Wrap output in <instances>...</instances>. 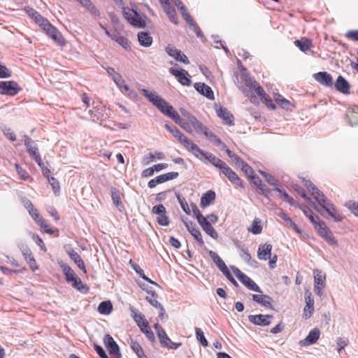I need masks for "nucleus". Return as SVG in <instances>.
I'll list each match as a JSON object with an SVG mask.
<instances>
[{
    "instance_id": "obj_24",
    "label": "nucleus",
    "mask_w": 358,
    "mask_h": 358,
    "mask_svg": "<svg viewBox=\"0 0 358 358\" xmlns=\"http://www.w3.org/2000/svg\"><path fill=\"white\" fill-rule=\"evenodd\" d=\"M195 90L209 100H213L214 93L210 87L203 83H196L194 85Z\"/></svg>"
},
{
    "instance_id": "obj_60",
    "label": "nucleus",
    "mask_w": 358,
    "mask_h": 358,
    "mask_svg": "<svg viewBox=\"0 0 358 358\" xmlns=\"http://www.w3.org/2000/svg\"><path fill=\"white\" fill-rule=\"evenodd\" d=\"M15 166L16 171L17 172V174L19 175L20 178L22 180H27L30 178V176H29V173L27 172V171L24 170V169H22V167H20L19 166V164H15Z\"/></svg>"
},
{
    "instance_id": "obj_13",
    "label": "nucleus",
    "mask_w": 358,
    "mask_h": 358,
    "mask_svg": "<svg viewBox=\"0 0 358 358\" xmlns=\"http://www.w3.org/2000/svg\"><path fill=\"white\" fill-rule=\"evenodd\" d=\"M166 52L177 62H180L184 64H188L189 60L188 57L180 50H178L175 46L169 45L165 48Z\"/></svg>"
},
{
    "instance_id": "obj_54",
    "label": "nucleus",
    "mask_w": 358,
    "mask_h": 358,
    "mask_svg": "<svg viewBox=\"0 0 358 358\" xmlns=\"http://www.w3.org/2000/svg\"><path fill=\"white\" fill-rule=\"evenodd\" d=\"M195 332H196V339L199 341V342L202 345L203 347H206L208 345V341L204 336V334L203 331L198 327L195 328Z\"/></svg>"
},
{
    "instance_id": "obj_27",
    "label": "nucleus",
    "mask_w": 358,
    "mask_h": 358,
    "mask_svg": "<svg viewBox=\"0 0 358 358\" xmlns=\"http://www.w3.org/2000/svg\"><path fill=\"white\" fill-rule=\"evenodd\" d=\"M217 116L221 118L225 124L231 126L234 124V118L233 115L226 108L220 107L217 110Z\"/></svg>"
},
{
    "instance_id": "obj_9",
    "label": "nucleus",
    "mask_w": 358,
    "mask_h": 358,
    "mask_svg": "<svg viewBox=\"0 0 358 358\" xmlns=\"http://www.w3.org/2000/svg\"><path fill=\"white\" fill-rule=\"evenodd\" d=\"M315 229L317 231L319 235L325 240L330 245L334 247H338V243L336 240L331 231L326 226L324 222H320V224H317Z\"/></svg>"
},
{
    "instance_id": "obj_52",
    "label": "nucleus",
    "mask_w": 358,
    "mask_h": 358,
    "mask_svg": "<svg viewBox=\"0 0 358 358\" xmlns=\"http://www.w3.org/2000/svg\"><path fill=\"white\" fill-rule=\"evenodd\" d=\"M189 24L190 29L196 34V36L201 40L204 38V36L200 29V27L198 26V24L196 23V22L193 20L192 21H189L187 22Z\"/></svg>"
},
{
    "instance_id": "obj_36",
    "label": "nucleus",
    "mask_w": 358,
    "mask_h": 358,
    "mask_svg": "<svg viewBox=\"0 0 358 358\" xmlns=\"http://www.w3.org/2000/svg\"><path fill=\"white\" fill-rule=\"evenodd\" d=\"M208 254L214 263L217 265L219 269L222 273L228 270V268L224 262L220 258V257L215 252L210 250Z\"/></svg>"
},
{
    "instance_id": "obj_64",
    "label": "nucleus",
    "mask_w": 358,
    "mask_h": 358,
    "mask_svg": "<svg viewBox=\"0 0 358 358\" xmlns=\"http://www.w3.org/2000/svg\"><path fill=\"white\" fill-rule=\"evenodd\" d=\"M277 215L279 217L283 220L289 226V227L292 226V223L294 222L292 219L282 210H280L277 213Z\"/></svg>"
},
{
    "instance_id": "obj_16",
    "label": "nucleus",
    "mask_w": 358,
    "mask_h": 358,
    "mask_svg": "<svg viewBox=\"0 0 358 358\" xmlns=\"http://www.w3.org/2000/svg\"><path fill=\"white\" fill-rule=\"evenodd\" d=\"M103 343L110 355L120 357V348L110 334H106L103 338Z\"/></svg>"
},
{
    "instance_id": "obj_45",
    "label": "nucleus",
    "mask_w": 358,
    "mask_h": 358,
    "mask_svg": "<svg viewBox=\"0 0 358 358\" xmlns=\"http://www.w3.org/2000/svg\"><path fill=\"white\" fill-rule=\"evenodd\" d=\"M178 176V172H169L160 176H158L155 178L156 182L157 184H161L164 182L173 180Z\"/></svg>"
},
{
    "instance_id": "obj_30",
    "label": "nucleus",
    "mask_w": 358,
    "mask_h": 358,
    "mask_svg": "<svg viewBox=\"0 0 358 358\" xmlns=\"http://www.w3.org/2000/svg\"><path fill=\"white\" fill-rule=\"evenodd\" d=\"M272 245L271 244H262L259 246L257 257L261 260H267L271 255Z\"/></svg>"
},
{
    "instance_id": "obj_22",
    "label": "nucleus",
    "mask_w": 358,
    "mask_h": 358,
    "mask_svg": "<svg viewBox=\"0 0 358 358\" xmlns=\"http://www.w3.org/2000/svg\"><path fill=\"white\" fill-rule=\"evenodd\" d=\"M313 78L316 81L324 86L331 87L333 85L332 76L326 71L314 73Z\"/></svg>"
},
{
    "instance_id": "obj_4",
    "label": "nucleus",
    "mask_w": 358,
    "mask_h": 358,
    "mask_svg": "<svg viewBox=\"0 0 358 358\" xmlns=\"http://www.w3.org/2000/svg\"><path fill=\"white\" fill-rule=\"evenodd\" d=\"M165 128L176 138L178 140L182 146L187 150L191 151L192 150H199V147L196 144L194 143L189 140L186 136H185L176 127L171 126L169 124H165Z\"/></svg>"
},
{
    "instance_id": "obj_62",
    "label": "nucleus",
    "mask_w": 358,
    "mask_h": 358,
    "mask_svg": "<svg viewBox=\"0 0 358 358\" xmlns=\"http://www.w3.org/2000/svg\"><path fill=\"white\" fill-rule=\"evenodd\" d=\"M157 223L161 226H168L169 224V220L166 213L160 215L157 218Z\"/></svg>"
},
{
    "instance_id": "obj_21",
    "label": "nucleus",
    "mask_w": 358,
    "mask_h": 358,
    "mask_svg": "<svg viewBox=\"0 0 358 358\" xmlns=\"http://www.w3.org/2000/svg\"><path fill=\"white\" fill-rule=\"evenodd\" d=\"M221 171L231 183L236 186L243 187V182L241 178L227 164L222 166Z\"/></svg>"
},
{
    "instance_id": "obj_17",
    "label": "nucleus",
    "mask_w": 358,
    "mask_h": 358,
    "mask_svg": "<svg viewBox=\"0 0 358 358\" xmlns=\"http://www.w3.org/2000/svg\"><path fill=\"white\" fill-rule=\"evenodd\" d=\"M306 306L303 310V317L306 319L310 318L314 311V299L309 290L305 292Z\"/></svg>"
},
{
    "instance_id": "obj_10",
    "label": "nucleus",
    "mask_w": 358,
    "mask_h": 358,
    "mask_svg": "<svg viewBox=\"0 0 358 358\" xmlns=\"http://www.w3.org/2000/svg\"><path fill=\"white\" fill-rule=\"evenodd\" d=\"M41 27L45 31L47 35L54 41L57 42L59 45H64V39L61 33L54 26H52L48 20L42 24Z\"/></svg>"
},
{
    "instance_id": "obj_18",
    "label": "nucleus",
    "mask_w": 358,
    "mask_h": 358,
    "mask_svg": "<svg viewBox=\"0 0 358 358\" xmlns=\"http://www.w3.org/2000/svg\"><path fill=\"white\" fill-rule=\"evenodd\" d=\"M273 318V315H250L248 317L249 321L256 325L258 326H268L271 324V321L269 319Z\"/></svg>"
},
{
    "instance_id": "obj_1",
    "label": "nucleus",
    "mask_w": 358,
    "mask_h": 358,
    "mask_svg": "<svg viewBox=\"0 0 358 358\" xmlns=\"http://www.w3.org/2000/svg\"><path fill=\"white\" fill-rule=\"evenodd\" d=\"M137 87L148 101L151 102L162 113L166 115L173 120L178 117V113L173 109V106L169 104L164 99L159 96L156 93L150 92L144 88H141L139 85H138Z\"/></svg>"
},
{
    "instance_id": "obj_61",
    "label": "nucleus",
    "mask_w": 358,
    "mask_h": 358,
    "mask_svg": "<svg viewBox=\"0 0 358 358\" xmlns=\"http://www.w3.org/2000/svg\"><path fill=\"white\" fill-rule=\"evenodd\" d=\"M178 9L180 10L183 19L187 22V23L193 20V18L191 17L189 13L187 11L186 7L184 5L180 6Z\"/></svg>"
},
{
    "instance_id": "obj_39",
    "label": "nucleus",
    "mask_w": 358,
    "mask_h": 358,
    "mask_svg": "<svg viewBox=\"0 0 358 358\" xmlns=\"http://www.w3.org/2000/svg\"><path fill=\"white\" fill-rule=\"evenodd\" d=\"M262 229L263 225L262 220L259 218H255L251 225L248 228V230L252 234L258 235L262 233Z\"/></svg>"
},
{
    "instance_id": "obj_23",
    "label": "nucleus",
    "mask_w": 358,
    "mask_h": 358,
    "mask_svg": "<svg viewBox=\"0 0 358 358\" xmlns=\"http://www.w3.org/2000/svg\"><path fill=\"white\" fill-rule=\"evenodd\" d=\"M234 245L237 248L239 256L242 259L249 263L250 265H253V263H256L255 261H252L251 256L248 252V250L245 247L244 245L241 244L239 241H234Z\"/></svg>"
},
{
    "instance_id": "obj_58",
    "label": "nucleus",
    "mask_w": 358,
    "mask_h": 358,
    "mask_svg": "<svg viewBox=\"0 0 358 358\" xmlns=\"http://www.w3.org/2000/svg\"><path fill=\"white\" fill-rule=\"evenodd\" d=\"M345 206L352 212V213L358 217V202L349 201L345 203Z\"/></svg>"
},
{
    "instance_id": "obj_19",
    "label": "nucleus",
    "mask_w": 358,
    "mask_h": 358,
    "mask_svg": "<svg viewBox=\"0 0 358 358\" xmlns=\"http://www.w3.org/2000/svg\"><path fill=\"white\" fill-rule=\"evenodd\" d=\"M245 85L246 87L254 90L257 94L261 98L262 101H265V99L269 97L265 92L264 90L259 85V83L252 78H249L245 80Z\"/></svg>"
},
{
    "instance_id": "obj_35",
    "label": "nucleus",
    "mask_w": 358,
    "mask_h": 358,
    "mask_svg": "<svg viewBox=\"0 0 358 358\" xmlns=\"http://www.w3.org/2000/svg\"><path fill=\"white\" fill-rule=\"evenodd\" d=\"M215 199V193L213 190H209L204 193L201 198L200 205L202 208H206L210 205Z\"/></svg>"
},
{
    "instance_id": "obj_25",
    "label": "nucleus",
    "mask_w": 358,
    "mask_h": 358,
    "mask_svg": "<svg viewBox=\"0 0 358 358\" xmlns=\"http://www.w3.org/2000/svg\"><path fill=\"white\" fill-rule=\"evenodd\" d=\"M180 112L182 115L187 119V120L191 124V125L197 132H199L205 126L201 122H199L195 116L192 115L187 110L185 109H181Z\"/></svg>"
},
{
    "instance_id": "obj_8",
    "label": "nucleus",
    "mask_w": 358,
    "mask_h": 358,
    "mask_svg": "<svg viewBox=\"0 0 358 358\" xmlns=\"http://www.w3.org/2000/svg\"><path fill=\"white\" fill-rule=\"evenodd\" d=\"M234 273L236 278L249 289L262 293L260 287L247 275L235 266H231Z\"/></svg>"
},
{
    "instance_id": "obj_38",
    "label": "nucleus",
    "mask_w": 358,
    "mask_h": 358,
    "mask_svg": "<svg viewBox=\"0 0 358 358\" xmlns=\"http://www.w3.org/2000/svg\"><path fill=\"white\" fill-rule=\"evenodd\" d=\"M304 185L306 186L308 191L314 196L315 201L318 200L321 196L323 197V192H321L317 187H315L310 180H305Z\"/></svg>"
},
{
    "instance_id": "obj_28",
    "label": "nucleus",
    "mask_w": 358,
    "mask_h": 358,
    "mask_svg": "<svg viewBox=\"0 0 358 358\" xmlns=\"http://www.w3.org/2000/svg\"><path fill=\"white\" fill-rule=\"evenodd\" d=\"M154 328L156 331L157 335L159 338V342H160L162 346L164 347V348L168 346L169 342H171V339L166 335V333L164 331V329L158 323H156L154 325Z\"/></svg>"
},
{
    "instance_id": "obj_31",
    "label": "nucleus",
    "mask_w": 358,
    "mask_h": 358,
    "mask_svg": "<svg viewBox=\"0 0 358 358\" xmlns=\"http://www.w3.org/2000/svg\"><path fill=\"white\" fill-rule=\"evenodd\" d=\"M346 119L350 125L358 124V106H350L346 113Z\"/></svg>"
},
{
    "instance_id": "obj_12",
    "label": "nucleus",
    "mask_w": 358,
    "mask_h": 358,
    "mask_svg": "<svg viewBox=\"0 0 358 358\" xmlns=\"http://www.w3.org/2000/svg\"><path fill=\"white\" fill-rule=\"evenodd\" d=\"M314 291L319 296H322L325 287L326 275L322 271H314Z\"/></svg>"
},
{
    "instance_id": "obj_32",
    "label": "nucleus",
    "mask_w": 358,
    "mask_h": 358,
    "mask_svg": "<svg viewBox=\"0 0 358 358\" xmlns=\"http://www.w3.org/2000/svg\"><path fill=\"white\" fill-rule=\"evenodd\" d=\"M350 84L342 76H339L337 78L335 83V88L338 92L348 94L350 93Z\"/></svg>"
},
{
    "instance_id": "obj_42",
    "label": "nucleus",
    "mask_w": 358,
    "mask_h": 358,
    "mask_svg": "<svg viewBox=\"0 0 358 358\" xmlns=\"http://www.w3.org/2000/svg\"><path fill=\"white\" fill-rule=\"evenodd\" d=\"M304 215L310 220L311 223L314 225V227L315 228L317 226H318L317 224H320V220L318 216L315 215L313 212L310 208H309L307 206H304L302 209Z\"/></svg>"
},
{
    "instance_id": "obj_51",
    "label": "nucleus",
    "mask_w": 358,
    "mask_h": 358,
    "mask_svg": "<svg viewBox=\"0 0 358 358\" xmlns=\"http://www.w3.org/2000/svg\"><path fill=\"white\" fill-rule=\"evenodd\" d=\"M31 217L41 227L45 229V232L50 234H53V230L49 227V225L45 223V220L42 217H41L38 213L37 217L36 216Z\"/></svg>"
},
{
    "instance_id": "obj_55",
    "label": "nucleus",
    "mask_w": 358,
    "mask_h": 358,
    "mask_svg": "<svg viewBox=\"0 0 358 358\" xmlns=\"http://www.w3.org/2000/svg\"><path fill=\"white\" fill-rule=\"evenodd\" d=\"M191 235L196 240L200 246H203L204 245V242L202 238V235L199 229L196 227L191 230L189 232Z\"/></svg>"
},
{
    "instance_id": "obj_47",
    "label": "nucleus",
    "mask_w": 358,
    "mask_h": 358,
    "mask_svg": "<svg viewBox=\"0 0 358 358\" xmlns=\"http://www.w3.org/2000/svg\"><path fill=\"white\" fill-rule=\"evenodd\" d=\"M275 102L279 104L283 109L289 110L291 103L289 100L285 99L282 95L278 93L274 94L273 95Z\"/></svg>"
},
{
    "instance_id": "obj_34",
    "label": "nucleus",
    "mask_w": 358,
    "mask_h": 358,
    "mask_svg": "<svg viewBox=\"0 0 358 358\" xmlns=\"http://www.w3.org/2000/svg\"><path fill=\"white\" fill-rule=\"evenodd\" d=\"M252 299L256 303L266 308H271L272 299L268 295L252 294Z\"/></svg>"
},
{
    "instance_id": "obj_26",
    "label": "nucleus",
    "mask_w": 358,
    "mask_h": 358,
    "mask_svg": "<svg viewBox=\"0 0 358 358\" xmlns=\"http://www.w3.org/2000/svg\"><path fill=\"white\" fill-rule=\"evenodd\" d=\"M66 252L69 255L70 258L78 266V267L80 268L82 271H83L84 273H86L87 271L85 268V263L82 258L80 257V256L78 255V253L70 247L66 248Z\"/></svg>"
},
{
    "instance_id": "obj_48",
    "label": "nucleus",
    "mask_w": 358,
    "mask_h": 358,
    "mask_svg": "<svg viewBox=\"0 0 358 358\" xmlns=\"http://www.w3.org/2000/svg\"><path fill=\"white\" fill-rule=\"evenodd\" d=\"M111 197L114 205L120 210V208H122L123 206L121 201V193L120 190L116 188H112Z\"/></svg>"
},
{
    "instance_id": "obj_5",
    "label": "nucleus",
    "mask_w": 358,
    "mask_h": 358,
    "mask_svg": "<svg viewBox=\"0 0 358 358\" xmlns=\"http://www.w3.org/2000/svg\"><path fill=\"white\" fill-rule=\"evenodd\" d=\"M196 158L203 161V163L208 164L210 163L215 167L220 169V170L222 169V166H225L226 163L221 160L220 159L215 157L210 152H205L199 148V150H192L190 151Z\"/></svg>"
},
{
    "instance_id": "obj_6",
    "label": "nucleus",
    "mask_w": 358,
    "mask_h": 358,
    "mask_svg": "<svg viewBox=\"0 0 358 358\" xmlns=\"http://www.w3.org/2000/svg\"><path fill=\"white\" fill-rule=\"evenodd\" d=\"M123 15L127 22L134 27L143 28L146 25L145 15L138 13L136 6L127 10L124 8Z\"/></svg>"
},
{
    "instance_id": "obj_37",
    "label": "nucleus",
    "mask_w": 358,
    "mask_h": 358,
    "mask_svg": "<svg viewBox=\"0 0 358 358\" xmlns=\"http://www.w3.org/2000/svg\"><path fill=\"white\" fill-rule=\"evenodd\" d=\"M138 40L141 46L150 47L152 43V37L147 32L140 31L138 34Z\"/></svg>"
},
{
    "instance_id": "obj_7",
    "label": "nucleus",
    "mask_w": 358,
    "mask_h": 358,
    "mask_svg": "<svg viewBox=\"0 0 358 358\" xmlns=\"http://www.w3.org/2000/svg\"><path fill=\"white\" fill-rule=\"evenodd\" d=\"M24 143L30 157L32 158L39 166H41L42 159L38 152L36 143L33 141L29 136L24 135Z\"/></svg>"
},
{
    "instance_id": "obj_3",
    "label": "nucleus",
    "mask_w": 358,
    "mask_h": 358,
    "mask_svg": "<svg viewBox=\"0 0 358 358\" xmlns=\"http://www.w3.org/2000/svg\"><path fill=\"white\" fill-rule=\"evenodd\" d=\"M130 311L133 319L140 328L141 331L145 335L150 341L155 342V334L149 326L148 322L146 321L144 315L141 313L132 306L130 307Z\"/></svg>"
},
{
    "instance_id": "obj_63",
    "label": "nucleus",
    "mask_w": 358,
    "mask_h": 358,
    "mask_svg": "<svg viewBox=\"0 0 358 358\" xmlns=\"http://www.w3.org/2000/svg\"><path fill=\"white\" fill-rule=\"evenodd\" d=\"M191 207L192 212L195 217H196V220L199 222H200L202 218H204L205 216H203L201 213L200 212L199 209L198 208L197 206L194 203H191Z\"/></svg>"
},
{
    "instance_id": "obj_20",
    "label": "nucleus",
    "mask_w": 358,
    "mask_h": 358,
    "mask_svg": "<svg viewBox=\"0 0 358 358\" xmlns=\"http://www.w3.org/2000/svg\"><path fill=\"white\" fill-rule=\"evenodd\" d=\"M320 331L319 329H313L308 336L303 340L300 341L299 344L301 346L307 347L315 343L320 338Z\"/></svg>"
},
{
    "instance_id": "obj_43",
    "label": "nucleus",
    "mask_w": 358,
    "mask_h": 358,
    "mask_svg": "<svg viewBox=\"0 0 358 358\" xmlns=\"http://www.w3.org/2000/svg\"><path fill=\"white\" fill-rule=\"evenodd\" d=\"M294 45L303 52H307L313 46L312 43L307 38H301V40H296L294 42Z\"/></svg>"
},
{
    "instance_id": "obj_56",
    "label": "nucleus",
    "mask_w": 358,
    "mask_h": 358,
    "mask_svg": "<svg viewBox=\"0 0 358 358\" xmlns=\"http://www.w3.org/2000/svg\"><path fill=\"white\" fill-rule=\"evenodd\" d=\"M148 293H151V296H148L146 297V300L154 307L157 308H161L162 305L157 300V294L155 293V292H148Z\"/></svg>"
},
{
    "instance_id": "obj_53",
    "label": "nucleus",
    "mask_w": 358,
    "mask_h": 358,
    "mask_svg": "<svg viewBox=\"0 0 358 358\" xmlns=\"http://www.w3.org/2000/svg\"><path fill=\"white\" fill-rule=\"evenodd\" d=\"M176 124H179L183 129H185L187 132L192 134V129L187 122H185L180 116L178 115V117L173 120Z\"/></svg>"
},
{
    "instance_id": "obj_50",
    "label": "nucleus",
    "mask_w": 358,
    "mask_h": 358,
    "mask_svg": "<svg viewBox=\"0 0 358 358\" xmlns=\"http://www.w3.org/2000/svg\"><path fill=\"white\" fill-rule=\"evenodd\" d=\"M21 201L24 207L29 211V215L37 217L38 210L34 207L31 201L27 198H22Z\"/></svg>"
},
{
    "instance_id": "obj_40",
    "label": "nucleus",
    "mask_w": 358,
    "mask_h": 358,
    "mask_svg": "<svg viewBox=\"0 0 358 358\" xmlns=\"http://www.w3.org/2000/svg\"><path fill=\"white\" fill-rule=\"evenodd\" d=\"M69 283L80 292L86 293L89 291V287L87 285L83 284L81 280L77 276H75V278Z\"/></svg>"
},
{
    "instance_id": "obj_15",
    "label": "nucleus",
    "mask_w": 358,
    "mask_h": 358,
    "mask_svg": "<svg viewBox=\"0 0 358 358\" xmlns=\"http://www.w3.org/2000/svg\"><path fill=\"white\" fill-rule=\"evenodd\" d=\"M18 248L21 250L24 258L25 259L27 264L29 265L30 268L34 271L38 269V266L36 264V262L30 249L23 243H19Z\"/></svg>"
},
{
    "instance_id": "obj_41",
    "label": "nucleus",
    "mask_w": 358,
    "mask_h": 358,
    "mask_svg": "<svg viewBox=\"0 0 358 358\" xmlns=\"http://www.w3.org/2000/svg\"><path fill=\"white\" fill-rule=\"evenodd\" d=\"M259 173L264 178L265 180L272 185L275 190L278 192H282V189L280 188L278 181L275 179V178L269 173H266L263 171H259Z\"/></svg>"
},
{
    "instance_id": "obj_11",
    "label": "nucleus",
    "mask_w": 358,
    "mask_h": 358,
    "mask_svg": "<svg viewBox=\"0 0 358 358\" xmlns=\"http://www.w3.org/2000/svg\"><path fill=\"white\" fill-rule=\"evenodd\" d=\"M21 90L18 84L13 80L0 81V94L15 96Z\"/></svg>"
},
{
    "instance_id": "obj_2",
    "label": "nucleus",
    "mask_w": 358,
    "mask_h": 358,
    "mask_svg": "<svg viewBox=\"0 0 358 358\" xmlns=\"http://www.w3.org/2000/svg\"><path fill=\"white\" fill-rule=\"evenodd\" d=\"M317 204L314 205V208L322 215H324V212H326L329 215L334 219L336 222H341L343 217L337 212L335 206L329 200L324 194L323 197H320L316 201Z\"/></svg>"
},
{
    "instance_id": "obj_29",
    "label": "nucleus",
    "mask_w": 358,
    "mask_h": 358,
    "mask_svg": "<svg viewBox=\"0 0 358 358\" xmlns=\"http://www.w3.org/2000/svg\"><path fill=\"white\" fill-rule=\"evenodd\" d=\"M24 10L40 27L47 21V19L43 17L38 11L29 6H25Z\"/></svg>"
},
{
    "instance_id": "obj_44",
    "label": "nucleus",
    "mask_w": 358,
    "mask_h": 358,
    "mask_svg": "<svg viewBox=\"0 0 358 358\" xmlns=\"http://www.w3.org/2000/svg\"><path fill=\"white\" fill-rule=\"evenodd\" d=\"M199 132L203 133L207 138H209L210 141L215 143L217 145L222 144V140L215 134H214L211 131H210L207 127L204 126Z\"/></svg>"
},
{
    "instance_id": "obj_59",
    "label": "nucleus",
    "mask_w": 358,
    "mask_h": 358,
    "mask_svg": "<svg viewBox=\"0 0 358 358\" xmlns=\"http://www.w3.org/2000/svg\"><path fill=\"white\" fill-rule=\"evenodd\" d=\"M177 199H178V202L180 205V207L183 210V211L186 214L190 215L191 210H190L188 203H187L185 199L183 197L180 196V195L177 196Z\"/></svg>"
},
{
    "instance_id": "obj_49",
    "label": "nucleus",
    "mask_w": 358,
    "mask_h": 358,
    "mask_svg": "<svg viewBox=\"0 0 358 358\" xmlns=\"http://www.w3.org/2000/svg\"><path fill=\"white\" fill-rule=\"evenodd\" d=\"M130 347L132 349V350L136 354L138 358H148V357L145 355L141 345L138 342L131 339Z\"/></svg>"
},
{
    "instance_id": "obj_33",
    "label": "nucleus",
    "mask_w": 358,
    "mask_h": 358,
    "mask_svg": "<svg viewBox=\"0 0 358 358\" xmlns=\"http://www.w3.org/2000/svg\"><path fill=\"white\" fill-rule=\"evenodd\" d=\"M199 224L201 227L202 229L213 239H217L218 234L215 229L212 227V224H209L206 217L199 222Z\"/></svg>"
},
{
    "instance_id": "obj_46",
    "label": "nucleus",
    "mask_w": 358,
    "mask_h": 358,
    "mask_svg": "<svg viewBox=\"0 0 358 358\" xmlns=\"http://www.w3.org/2000/svg\"><path fill=\"white\" fill-rule=\"evenodd\" d=\"M113 310V305L110 301H104L99 303L98 311L103 315H108Z\"/></svg>"
},
{
    "instance_id": "obj_57",
    "label": "nucleus",
    "mask_w": 358,
    "mask_h": 358,
    "mask_svg": "<svg viewBox=\"0 0 358 358\" xmlns=\"http://www.w3.org/2000/svg\"><path fill=\"white\" fill-rule=\"evenodd\" d=\"M163 154L162 152H156L155 154L150 153L148 156L144 157L143 162L146 164H149L150 162L154 161L155 158L159 159H162L163 158Z\"/></svg>"
},
{
    "instance_id": "obj_14",
    "label": "nucleus",
    "mask_w": 358,
    "mask_h": 358,
    "mask_svg": "<svg viewBox=\"0 0 358 358\" xmlns=\"http://www.w3.org/2000/svg\"><path fill=\"white\" fill-rule=\"evenodd\" d=\"M169 72L171 75L177 78L178 81L183 86H189L192 83L191 76L189 73L185 69H175L173 68L169 69Z\"/></svg>"
}]
</instances>
